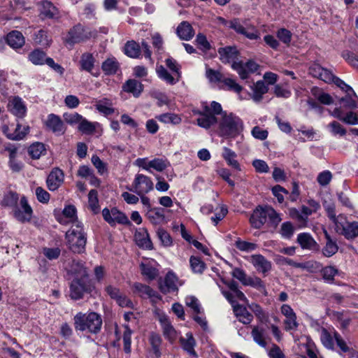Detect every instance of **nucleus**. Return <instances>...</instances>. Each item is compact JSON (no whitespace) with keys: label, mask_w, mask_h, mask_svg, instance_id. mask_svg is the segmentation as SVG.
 I'll return each mask as SVG.
<instances>
[{"label":"nucleus","mask_w":358,"mask_h":358,"mask_svg":"<svg viewBox=\"0 0 358 358\" xmlns=\"http://www.w3.org/2000/svg\"><path fill=\"white\" fill-rule=\"evenodd\" d=\"M222 156L226 160L229 166L236 170H240L239 163L236 159L237 155L234 151L227 147H224L223 148V152Z\"/></svg>","instance_id":"obj_38"},{"label":"nucleus","mask_w":358,"mask_h":358,"mask_svg":"<svg viewBox=\"0 0 358 358\" xmlns=\"http://www.w3.org/2000/svg\"><path fill=\"white\" fill-rule=\"evenodd\" d=\"M47 128L57 134H62L64 132V126L60 118L51 113L45 121Z\"/></svg>","instance_id":"obj_25"},{"label":"nucleus","mask_w":358,"mask_h":358,"mask_svg":"<svg viewBox=\"0 0 358 358\" xmlns=\"http://www.w3.org/2000/svg\"><path fill=\"white\" fill-rule=\"evenodd\" d=\"M195 41L198 48L203 52H207L211 48L210 43L208 41L206 36L203 34H198Z\"/></svg>","instance_id":"obj_58"},{"label":"nucleus","mask_w":358,"mask_h":358,"mask_svg":"<svg viewBox=\"0 0 358 358\" xmlns=\"http://www.w3.org/2000/svg\"><path fill=\"white\" fill-rule=\"evenodd\" d=\"M234 312L238 321L244 324H250L253 320L252 315L243 306H234Z\"/></svg>","instance_id":"obj_29"},{"label":"nucleus","mask_w":358,"mask_h":358,"mask_svg":"<svg viewBox=\"0 0 358 358\" xmlns=\"http://www.w3.org/2000/svg\"><path fill=\"white\" fill-rule=\"evenodd\" d=\"M342 56L351 66L358 68V55L346 50L342 53Z\"/></svg>","instance_id":"obj_64"},{"label":"nucleus","mask_w":358,"mask_h":358,"mask_svg":"<svg viewBox=\"0 0 358 358\" xmlns=\"http://www.w3.org/2000/svg\"><path fill=\"white\" fill-rule=\"evenodd\" d=\"M157 118L164 124H178L181 122L180 116L177 113H162Z\"/></svg>","instance_id":"obj_46"},{"label":"nucleus","mask_w":358,"mask_h":358,"mask_svg":"<svg viewBox=\"0 0 358 358\" xmlns=\"http://www.w3.org/2000/svg\"><path fill=\"white\" fill-rule=\"evenodd\" d=\"M235 246L237 249L243 252H252L257 249V245L254 243L247 242L238 239L235 243Z\"/></svg>","instance_id":"obj_56"},{"label":"nucleus","mask_w":358,"mask_h":358,"mask_svg":"<svg viewBox=\"0 0 358 358\" xmlns=\"http://www.w3.org/2000/svg\"><path fill=\"white\" fill-rule=\"evenodd\" d=\"M64 175L63 171L59 168H55L48 175L46 183L49 190L55 191L63 183Z\"/></svg>","instance_id":"obj_18"},{"label":"nucleus","mask_w":358,"mask_h":358,"mask_svg":"<svg viewBox=\"0 0 358 358\" xmlns=\"http://www.w3.org/2000/svg\"><path fill=\"white\" fill-rule=\"evenodd\" d=\"M65 238L69 249L74 253L80 254L85 252L87 243V235L83 225L78 224L71 227L66 231Z\"/></svg>","instance_id":"obj_2"},{"label":"nucleus","mask_w":358,"mask_h":358,"mask_svg":"<svg viewBox=\"0 0 358 358\" xmlns=\"http://www.w3.org/2000/svg\"><path fill=\"white\" fill-rule=\"evenodd\" d=\"M176 33L178 37L184 41H189L194 35L192 25L187 21H182L177 27Z\"/></svg>","instance_id":"obj_27"},{"label":"nucleus","mask_w":358,"mask_h":358,"mask_svg":"<svg viewBox=\"0 0 358 358\" xmlns=\"http://www.w3.org/2000/svg\"><path fill=\"white\" fill-rule=\"evenodd\" d=\"M141 50L144 52L145 57L152 61V52L150 50L149 45L145 41H143L141 46L134 41H128L124 46V53L131 58H138L141 55Z\"/></svg>","instance_id":"obj_7"},{"label":"nucleus","mask_w":358,"mask_h":358,"mask_svg":"<svg viewBox=\"0 0 358 358\" xmlns=\"http://www.w3.org/2000/svg\"><path fill=\"white\" fill-rule=\"evenodd\" d=\"M57 220L63 225L71 224V227L82 224V223L78 220L76 208L72 205L67 206L64 208L62 215L58 217Z\"/></svg>","instance_id":"obj_14"},{"label":"nucleus","mask_w":358,"mask_h":358,"mask_svg":"<svg viewBox=\"0 0 358 358\" xmlns=\"http://www.w3.org/2000/svg\"><path fill=\"white\" fill-rule=\"evenodd\" d=\"M215 115H223V113H199L197 118V124L203 128H209L217 121V117Z\"/></svg>","instance_id":"obj_32"},{"label":"nucleus","mask_w":358,"mask_h":358,"mask_svg":"<svg viewBox=\"0 0 358 358\" xmlns=\"http://www.w3.org/2000/svg\"><path fill=\"white\" fill-rule=\"evenodd\" d=\"M146 216L154 224H159L164 220V210L159 208H152L146 211Z\"/></svg>","instance_id":"obj_37"},{"label":"nucleus","mask_w":358,"mask_h":358,"mask_svg":"<svg viewBox=\"0 0 358 358\" xmlns=\"http://www.w3.org/2000/svg\"><path fill=\"white\" fill-rule=\"evenodd\" d=\"M94 62L95 59L92 54L88 52L83 54L80 61L81 69L87 72H92Z\"/></svg>","instance_id":"obj_42"},{"label":"nucleus","mask_w":358,"mask_h":358,"mask_svg":"<svg viewBox=\"0 0 358 358\" xmlns=\"http://www.w3.org/2000/svg\"><path fill=\"white\" fill-rule=\"evenodd\" d=\"M309 73L315 78H317L326 83H332V80L335 76L328 70L327 69L323 68L319 64H313L309 68Z\"/></svg>","instance_id":"obj_16"},{"label":"nucleus","mask_w":358,"mask_h":358,"mask_svg":"<svg viewBox=\"0 0 358 358\" xmlns=\"http://www.w3.org/2000/svg\"><path fill=\"white\" fill-rule=\"evenodd\" d=\"M70 271L79 278L87 277V271L82 261L73 259L71 264Z\"/></svg>","instance_id":"obj_41"},{"label":"nucleus","mask_w":358,"mask_h":358,"mask_svg":"<svg viewBox=\"0 0 358 358\" xmlns=\"http://www.w3.org/2000/svg\"><path fill=\"white\" fill-rule=\"evenodd\" d=\"M73 325L76 331L96 334L101 331L102 318L95 312H79L73 317Z\"/></svg>","instance_id":"obj_1"},{"label":"nucleus","mask_w":358,"mask_h":358,"mask_svg":"<svg viewBox=\"0 0 358 358\" xmlns=\"http://www.w3.org/2000/svg\"><path fill=\"white\" fill-rule=\"evenodd\" d=\"M140 266L141 273L149 280H154L159 275L158 270L149 264L141 263Z\"/></svg>","instance_id":"obj_47"},{"label":"nucleus","mask_w":358,"mask_h":358,"mask_svg":"<svg viewBox=\"0 0 358 358\" xmlns=\"http://www.w3.org/2000/svg\"><path fill=\"white\" fill-rule=\"evenodd\" d=\"M294 231V228L290 222H283L281 225L280 233L285 238H290Z\"/></svg>","instance_id":"obj_63"},{"label":"nucleus","mask_w":358,"mask_h":358,"mask_svg":"<svg viewBox=\"0 0 358 358\" xmlns=\"http://www.w3.org/2000/svg\"><path fill=\"white\" fill-rule=\"evenodd\" d=\"M281 313L285 317L284 320L285 329L286 331L296 330L299 327L296 321V315L290 306L283 304L281 306Z\"/></svg>","instance_id":"obj_17"},{"label":"nucleus","mask_w":358,"mask_h":358,"mask_svg":"<svg viewBox=\"0 0 358 358\" xmlns=\"http://www.w3.org/2000/svg\"><path fill=\"white\" fill-rule=\"evenodd\" d=\"M43 254L49 260H55L59 258L61 254L59 248H43Z\"/></svg>","instance_id":"obj_61"},{"label":"nucleus","mask_w":358,"mask_h":358,"mask_svg":"<svg viewBox=\"0 0 358 358\" xmlns=\"http://www.w3.org/2000/svg\"><path fill=\"white\" fill-rule=\"evenodd\" d=\"M252 336L254 341L262 348H266V342L264 339V330L258 327H254L252 332Z\"/></svg>","instance_id":"obj_48"},{"label":"nucleus","mask_w":358,"mask_h":358,"mask_svg":"<svg viewBox=\"0 0 358 358\" xmlns=\"http://www.w3.org/2000/svg\"><path fill=\"white\" fill-rule=\"evenodd\" d=\"M134 288L135 292H138L141 297L158 298L157 293L148 285L136 282L134 285Z\"/></svg>","instance_id":"obj_36"},{"label":"nucleus","mask_w":358,"mask_h":358,"mask_svg":"<svg viewBox=\"0 0 358 358\" xmlns=\"http://www.w3.org/2000/svg\"><path fill=\"white\" fill-rule=\"evenodd\" d=\"M220 88L223 90L233 91L238 94L243 90V87L231 78H224Z\"/></svg>","instance_id":"obj_44"},{"label":"nucleus","mask_w":358,"mask_h":358,"mask_svg":"<svg viewBox=\"0 0 358 358\" xmlns=\"http://www.w3.org/2000/svg\"><path fill=\"white\" fill-rule=\"evenodd\" d=\"M7 43L13 48H20L24 44V38L21 32L13 31L6 37Z\"/></svg>","instance_id":"obj_31"},{"label":"nucleus","mask_w":358,"mask_h":358,"mask_svg":"<svg viewBox=\"0 0 358 358\" xmlns=\"http://www.w3.org/2000/svg\"><path fill=\"white\" fill-rule=\"evenodd\" d=\"M18 199V195L16 193L9 192L4 196L2 203L6 206L15 208L17 206Z\"/></svg>","instance_id":"obj_62"},{"label":"nucleus","mask_w":358,"mask_h":358,"mask_svg":"<svg viewBox=\"0 0 358 358\" xmlns=\"http://www.w3.org/2000/svg\"><path fill=\"white\" fill-rule=\"evenodd\" d=\"M122 90L138 97L143 91V85L137 80L129 79L123 84Z\"/></svg>","instance_id":"obj_23"},{"label":"nucleus","mask_w":358,"mask_h":358,"mask_svg":"<svg viewBox=\"0 0 358 358\" xmlns=\"http://www.w3.org/2000/svg\"><path fill=\"white\" fill-rule=\"evenodd\" d=\"M41 15L45 18H54L58 15L57 8L48 1L41 2Z\"/></svg>","instance_id":"obj_33"},{"label":"nucleus","mask_w":358,"mask_h":358,"mask_svg":"<svg viewBox=\"0 0 358 358\" xmlns=\"http://www.w3.org/2000/svg\"><path fill=\"white\" fill-rule=\"evenodd\" d=\"M297 242L303 249L313 250L317 246L315 241L307 233L299 234L297 236Z\"/></svg>","instance_id":"obj_35"},{"label":"nucleus","mask_w":358,"mask_h":358,"mask_svg":"<svg viewBox=\"0 0 358 358\" xmlns=\"http://www.w3.org/2000/svg\"><path fill=\"white\" fill-rule=\"evenodd\" d=\"M157 73L159 78L171 85L175 84L179 79L178 78L177 80H175L163 66H159L157 68Z\"/></svg>","instance_id":"obj_50"},{"label":"nucleus","mask_w":358,"mask_h":358,"mask_svg":"<svg viewBox=\"0 0 358 358\" xmlns=\"http://www.w3.org/2000/svg\"><path fill=\"white\" fill-rule=\"evenodd\" d=\"M266 216L269 223L273 227H276L282 220L280 214L270 206H266Z\"/></svg>","instance_id":"obj_53"},{"label":"nucleus","mask_w":358,"mask_h":358,"mask_svg":"<svg viewBox=\"0 0 358 358\" xmlns=\"http://www.w3.org/2000/svg\"><path fill=\"white\" fill-rule=\"evenodd\" d=\"M218 54L220 59L222 63L235 62L234 60L238 57V50L236 47L227 46L224 48H220L218 49Z\"/></svg>","instance_id":"obj_24"},{"label":"nucleus","mask_w":358,"mask_h":358,"mask_svg":"<svg viewBox=\"0 0 358 358\" xmlns=\"http://www.w3.org/2000/svg\"><path fill=\"white\" fill-rule=\"evenodd\" d=\"M2 130L8 138L17 141L22 139L27 135L29 132V127H24L22 129L21 125H20L19 123L16 124L14 123H7L6 122V119H3Z\"/></svg>","instance_id":"obj_10"},{"label":"nucleus","mask_w":358,"mask_h":358,"mask_svg":"<svg viewBox=\"0 0 358 358\" xmlns=\"http://www.w3.org/2000/svg\"><path fill=\"white\" fill-rule=\"evenodd\" d=\"M334 117L338 118L346 124H358V113H334Z\"/></svg>","instance_id":"obj_51"},{"label":"nucleus","mask_w":358,"mask_h":358,"mask_svg":"<svg viewBox=\"0 0 358 358\" xmlns=\"http://www.w3.org/2000/svg\"><path fill=\"white\" fill-rule=\"evenodd\" d=\"M102 215L106 222L110 226H115L117 223L121 224H129L130 221L127 216L116 208L109 210L105 208L102 210Z\"/></svg>","instance_id":"obj_9"},{"label":"nucleus","mask_w":358,"mask_h":358,"mask_svg":"<svg viewBox=\"0 0 358 358\" xmlns=\"http://www.w3.org/2000/svg\"><path fill=\"white\" fill-rule=\"evenodd\" d=\"M32 213V209L25 196H22L20 199V205L13 208V215L20 222H29L31 219Z\"/></svg>","instance_id":"obj_12"},{"label":"nucleus","mask_w":358,"mask_h":358,"mask_svg":"<svg viewBox=\"0 0 358 358\" xmlns=\"http://www.w3.org/2000/svg\"><path fill=\"white\" fill-rule=\"evenodd\" d=\"M336 227L348 239L358 236L357 222H348L345 217H341V222L336 224Z\"/></svg>","instance_id":"obj_13"},{"label":"nucleus","mask_w":358,"mask_h":358,"mask_svg":"<svg viewBox=\"0 0 358 358\" xmlns=\"http://www.w3.org/2000/svg\"><path fill=\"white\" fill-rule=\"evenodd\" d=\"M266 206L257 207L250 217V222L252 227L260 229L266 222Z\"/></svg>","instance_id":"obj_19"},{"label":"nucleus","mask_w":358,"mask_h":358,"mask_svg":"<svg viewBox=\"0 0 358 358\" xmlns=\"http://www.w3.org/2000/svg\"><path fill=\"white\" fill-rule=\"evenodd\" d=\"M338 251V246L336 243L333 242L329 237L327 236L326 245L322 250V252L326 257H331Z\"/></svg>","instance_id":"obj_60"},{"label":"nucleus","mask_w":358,"mask_h":358,"mask_svg":"<svg viewBox=\"0 0 358 358\" xmlns=\"http://www.w3.org/2000/svg\"><path fill=\"white\" fill-rule=\"evenodd\" d=\"M229 27L236 34L244 36L250 40L260 38L259 30L248 19L235 18L229 22Z\"/></svg>","instance_id":"obj_3"},{"label":"nucleus","mask_w":358,"mask_h":358,"mask_svg":"<svg viewBox=\"0 0 358 358\" xmlns=\"http://www.w3.org/2000/svg\"><path fill=\"white\" fill-rule=\"evenodd\" d=\"M131 330L127 325L124 326V331L123 334V343L124 350L126 353L129 354L131 352Z\"/></svg>","instance_id":"obj_59"},{"label":"nucleus","mask_w":358,"mask_h":358,"mask_svg":"<svg viewBox=\"0 0 358 358\" xmlns=\"http://www.w3.org/2000/svg\"><path fill=\"white\" fill-rule=\"evenodd\" d=\"M190 266L193 272L201 273L205 268L204 262L199 257H191L189 259Z\"/></svg>","instance_id":"obj_57"},{"label":"nucleus","mask_w":358,"mask_h":358,"mask_svg":"<svg viewBox=\"0 0 358 358\" xmlns=\"http://www.w3.org/2000/svg\"><path fill=\"white\" fill-rule=\"evenodd\" d=\"M149 341L150 343V345H152V348L153 350V352L156 355L157 358H159L161 355L160 350H159V346L162 343V339L159 335L157 334H151L149 338Z\"/></svg>","instance_id":"obj_55"},{"label":"nucleus","mask_w":358,"mask_h":358,"mask_svg":"<svg viewBox=\"0 0 358 358\" xmlns=\"http://www.w3.org/2000/svg\"><path fill=\"white\" fill-rule=\"evenodd\" d=\"M127 189L138 196H142L148 194L153 189V182L150 177L138 173L136 175L131 186L127 187Z\"/></svg>","instance_id":"obj_5"},{"label":"nucleus","mask_w":358,"mask_h":358,"mask_svg":"<svg viewBox=\"0 0 358 358\" xmlns=\"http://www.w3.org/2000/svg\"><path fill=\"white\" fill-rule=\"evenodd\" d=\"M29 60L35 65H43L46 64V55L43 51L34 50L29 54Z\"/></svg>","instance_id":"obj_43"},{"label":"nucleus","mask_w":358,"mask_h":358,"mask_svg":"<svg viewBox=\"0 0 358 358\" xmlns=\"http://www.w3.org/2000/svg\"><path fill=\"white\" fill-rule=\"evenodd\" d=\"M250 262L257 271L264 274L271 269V263L262 255H252L250 257Z\"/></svg>","instance_id":"obj_20"},{"label":"nucleus","mask_w":358,"mask_h":358,"mask_svg":"<svg viewBox=\"0 0 358 358\" xmlns=\"http://www.w3.org/2000/svg\"><path fill=\"white\" fill-rule=\"evenodd\" d=\"M91 33L80 24H77L69 30L64 41L71 46L75 43L83 42L91 37Z\"/></svg>","instance_id":"obj_11"},{"label":"nucleus","mask_w":358,"mask_h":358,"mask_svg":"<svg viewBox=\"0 0 358 358\" xmlns=\"http://www.w3.org/2000/svg\"><path fill=\"white\" fill-rule=\"evenodd\" d=\"M101 69L106 75L115 74L119 69V63L114 57L108 58L102 63Z\"/></svg>","instance_id":"obj_39"},{"label":"nucleus","mask_w":358,"mask_h":358,"mask_svg":"<svg viewBox=\"0 0 358 358\" xmlns=\"http://www.w3.org/2000/svg\"><path fill=\"white\" fill-rule=\"evenodd\" d=\"M88 205L89 208L94 213L99 211L98 192L95 189H91L88 194Z\"/></svg>","instance_id":"obj_49"},{"label":"nucleus","mask_w":358,"mask_h":358,"mask_svg":"<svg viewBox=\"0 0 358 358\" xmlns=\"http://www.w3.org/2000/svg\"><path fill=\"white\" fill-rule=\"evenodd\" d=\"M231 68L238 73L241 79H246L249 73L257 71L259 65L254 61L249 60L246 63L234 62L231 64Z\"/></svg>","instance_id":"obj_15"},{"label":"nucleus","mask_w":358,"mask_h":358,"mask_svg":"<svg viewBox=\"0 0 358 358\" xmlns=\"http://www.w3.org/2000/svg\"><path fill=\"white\" fill-rule=\"evenodd\" d=\"M8 108L12 112H25L27 108L22 99L19 96L10 98Z\"/></svg>","instance_id":"obj_40"},{"label":"nucleus","mask_w":358,"mask_h":358,"mask_svg":"<svg viewBox=\"0 0 358 358\" xmlns=\"http://www.w3.org/2000/svg\"><path fill=\"white\" fill-rule=\"evenodd\" d=\"M183 284L180 280L176 273L172 271H169L164 280L159 281V288L164 294L178 292V287Z\"/></svg>","instance_id":"obj_8"},{"label":"nucleus","mask_w":358,"mask_h":358,"mask_svg":"<svg viewBox=\"0 0 358 358\" xmlns=\"http://www.w3.org/2000/svg\"><path fill=\"white\" fill-rule=\"evenodd\" d=\"M94 289V286L87 283L84 278H76L71 282L70 296L74 300L80 299L85 293H91Z\"/></svg>","instance_id":"obj_6"},{"label":"nucleus","mask_w":358,"mask_h":358,"mask_svg":"<svg viewBox=\"0 0 358 358\" xmlns=\"http://www.w3.org/2000/svg\"><path fill=\"white\" fill-rule=\"evenodd\" d=\"M252 93L250 96L255 103H259L263 95L268 92V87L263 80H259L250 86Z\"/></svg>","instance_id":"obj_22"},{"label":"nucleus","mask_w":358,"mask_h":358,"mask_svg":"<svg viewBox=\"0 0 358 358\" xmlns=\"http://www.w3.org/2000/svg\"><path fill=\"white\" fill-rule=\"evenodd\" d=\"M134 237L136 243L139 247L148 250L152 249V243L145 229H143L137 231Z\"/></svg>","instance_id":"obj_28"},{"label":"nucleus","mask_w":358,"mask_h":358,"mask_svg":"<svg viewBox=\"0 0 358 358\" xmlns=\"http://www.w3.org/2000/svg\"><path fill=\"white\" fill-rule=\"evenodd\" d=\"M180 341L184 350L187 351L190 355L197 357V354L194 350L196 341L192 333H187L185 337L180 338Z\"/></svg>","instance_id":"obj_30"},{"label":"nucleus","mask_w":358,"mask_h":358,"mask_svg":"<svg viewBox=\"0 0 358 358\" xmlns=\"http://www.w3.org/2000/svg\"><path fill=\"white\" fill-rule=\"evenodd\" d=\"M28 152L31 158L36 159L45 154L46 149L43 143L36 142L29 146Z\"/></svg>","instance_id":"obj_45"},{"label":"nucleus","mask_w":358,"mask_h":358,"mask_svg":"<svg viewBox=\"0 0 358 358\" xmlns=\"http://www.w3.org/2000/svg\"><path fill=\"white\" fill-rule=\"evenodd\" d=\"M315 99L321 104L331 105L334 103V98L328 93L324 92L318 87H314L311 90Z\"/></svg>","instance_id":"obj_34"},{"label":"nucleus","mask_w":358,"mask_h":358,"mask_svg":"<svg viewBox=\"0 0 358 358\" xmlns=\"http://www.w3.org/2000/svg\"><path fill=\"white\" fill-rule=\"evenodd\" d=\"M97 124L96 122H90L85 119H82L79 123L78 129L83 134H92L94 132Z\"/></svg>","instance_id":"obj_52"},{"label":"nucleus","mask_w":358,"mask_h":358,"mask_svg":"<svg viewBox=\"0 0 358 358\" xmlns=\"http://www.w3.org/2000/svg\"><path fill=\"white\" fill-rule=\"evenodd\" d=\"M221 121L220 122V129L222 135L228 136L236 134L242 127L241 120L232 115V113H223L220 115Z\"/></svg>","instance_id":"obj_4"},{"label":"nucleus","mask_w":358,"mask_h":358,"mask_svg":"<svg viewBox=\"0 0 358 358\" xmlns=\"http://www.w3.org/2000/svg\"><path fill=\"white\" fill-rule=\"evenodd\" d=\"M159 320L162 325L165 338L171 343L174 342L177 338V333L174 327L171 325L169 318L166 315H161Z\"/></svg>","instance_id":"obj_21"},{"label":"nucleus","mask_w":358,"mask_h":358,"mask_svg":"<svg viewBox=\"0 0 358 358\" xmlns=\"http://www.w3.org/2000/svg\"><path fill=\"white\" fill-rule=\"evenodd\" d=\"M148 166H150V169H153L157 171L161 172L165 170L169 166V162L166 159L155 158L149 161Z\"/></svg>","instance_id":"obj_54"},{"label":"nucleus","mask_w":358,"mask_h":358,"mask_svg":"<svg viewBox=\"0 0 358 358\" xmlns=\"http://www.w3.org/2000/svg\"><path fill=\"white\" fill-rule=\"evenodd\" d=\"M339 104L341 108L346 110L358 108V98L354 90L348 93L344 97L340 99Z\"/></svg>","instance_id":"obj_26"}]
</instances>
